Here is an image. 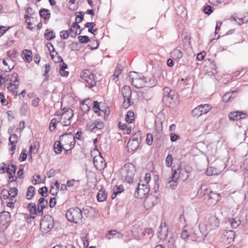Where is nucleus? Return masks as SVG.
Returning <instances> with one entry per match:
<instances>
[{"label": "nucleus", "instance_id": "a18cd8bd", "mask_svg": "<svg viewBox=\"0 0 248 248\" xmlns=\"http://www.w3.org/2000/svg\"><path fill=\"white\" fill-rule=\"evenodd\" d=\"M158 180H159V177L158 176H156V177L155 179V184L153 188V190L154 191V193H156L159 189V183H158Z\"/></svg>", "mask_w": 248, "mask_h": 248}, {"label": "nucleus", "instance_id": "a878e982", "mask_svg": "<svg viewBox=\"0 0 248 248\" xmlns=\"http://www.w3.org/2000/svg\"><path fill=\"white\" fill-rule=\"evenodd\" d=\"M236 93V91H232V93L228 92L226 93L222 97V100L224 102H227L230 100H231V98H233L232 97V94L235 93Z\"/></svg>", "mask_w": 248, "mask_h": 248}, {"label": "nucleus", "instance_id": "412c9836", "mask_svg": "<svg viewBox=\"0 0 248 248\" xmlns=\"http://www.w3.org/2000/svg\"><path fill=\"white\" fill-rule=\"evenodd\" d=\"M7 61L9 62V64L7 67H2L0 69L5 72H10L15 67V64L14 63V61L12 59V58H7Z\"/></svg>", "mask_w": 248, "mask_h": 248}, {"label": "nucleus", "instance_id": "603ef678", "mask_svg": "<svg viewBox=\"0 0 248 248\" xmlns=\"http://www.w3.org/2000/svg\"><path fill=\"white\" fill-rule=\"evenodd\" d=\"M10 168H7V170H6V171L9 174V181L10 182H15L16 181V179H17V177H15L14 178V176L13 175V173H11V172L10 171Z\"/></svg>", "mask_w": 248, "mask_h": 248}, {"label": "nucleus", "instance_id": "0eeeda50", "mask_svg": "<svg viewBox=\"0 0 248 248\" xmlns=\"http://www.w3.org/2000/svg\"><path fill=\"white\" fill-rule=\"evenodd\" d=\"M122 93L124 98L123 107L124 108H128L131 105V96L132 91L129 86H125L122 89Z\"/></svg>", "mask_w": 248, "mask_h": 248}, {"label": "nucleus", "instance_id": "4468645a", "mask_svg": "<svg viewBox=\"0 0 248 248\" xmlns=\"http://www.w3.org/2000/svg\"><path fill=\"white\" fill-rule=\"evenodd\" d=\"M140 143L133 140H129L127 143V148L128 152L131 153L134 152L139 147Z\"/></svg>", "mask_w": 248, "mask_h": 248}, {"label": "nucleus", "instance_id": "ddd939ff", "mask_svg": "<svg viewBox=\"0 0 248 248\" xmlns=\"http://www.w3.org/2000/svg\"><path fill=\"white\" fill-rule=\"evenodd\" d=\"M93 161L94 165L97 170H101L103 169L106 166L104 160L100 154L98 156H95L93 158Z\"/></svg>", "mask_w": 248, "mask_h": 248}, {"label": "nucleus", "instance_id": "6ab92c4d", "mask_svg": "<svg viewBox=\"0 0 248 248\" xmlns=\"http://www.w3.org/2000/svg\"><path fill=\"white\" fill-rule=\"evenodd\" d=\"M107 197V193L103 189H101L97 195V199L98 202H103L105 201Z\"/></svg>", "mask_w": 248, "mask_h": 248}, {"label": "nucleus", "instance_id": "ea45409f", "mask_svg": "<svg viewBox=\"0 0 248 248\" xmlns=\"http://www.w3.org/2000/svg\"><path fill=\"white\" fill-rule=\"evenodd\" d=\"M58 123L57 119L55 118L52 119L49 124V130L51 131H54L56 127V124Z\"/></svg>", "mask_w": 248, "mask_h": 248}, {"label": "nucleus", "instance_id": "aec40b11", "mask_svg": "<svg viewBox=\"0 0 248 248\" xmlns=\"http://www.w3.org/2000/svg\"><path fill=\"white\" fill-rule=\"evenodd\" d=\"M27 208L31 214L32 215L31 217L34 218L35 217L37 213V207L36 204L32 202L28 204Z\"/></svg>", "mask_w": 248, "mask_h": 248}, {"label": "nucleus", "instance_id": "a19ab883", "mask_svg": "<svg viewBox=\"0 0 248 248\" xmlns=\"http://www.w3.org/2000/svg\"><path fill=\"white\" fill-rule=\"evenodd\" d=\"M70 34V32L68 30L65 31L63 30L60 33V37L62 39H66L68 38L69 35Z\"/></svg>", "mask_w": 248, "mask_h": 248}, {"label": "nucleus", "instance_id": "c85d7f7f", "mask_svg": "<svg viewBox=\"0 0 248 248\" xmlns=\"http://www.w3.org/2000/svg\"><path fill=\"white\" fill-rule=\"evenodd\" d=\"M199 106L202 107L200 109L202 115L206 114L211 108L208 104L200 105Z\"/></svg>", "mask_w": 248, "mask_h": 248}, {"label": "nucleus", "instance_id": "69168bd1", "mask_svg": "<svg viewBox=\"0 0 248 248\" xmlns=\"http://www.w3.org/2000/svg\"><path fill=\"white\" fill-rule=\"evenodd\" d=\"M180 139V136L176 134L171 133L170 134V140L172 142L175 141L177 140H179Z\"/></svg>", "mask_w": 248, "mask_h": 248}, {"label": "nucleus", "instance_id": "13d9d810", "mask_svg": "<svg viewBox=\"0 0 248 248\" xmlns=\"http://www.w3.org/2000/svg\"><path fill=\"white\" fill-rule=\"evenodd\" d=\"M26 152L27 151L26 150H23L20 154L19 159H20L21 161L26 160L27 157V154L26 153Z\"/></svg>", "mask_w": 248, "mask_h": 248}, {"label": "nucleus", "instance_id": "6e6d98bb", "mask_svg": "<svg viewBox=\"0 0 248 248\" xmlns=\"http://www.w3.org/2000/svg\"><path fill=\"white\" fill-rule=\"evenodd\" d=\"M116 232L115 230H111L108 232V233L106 234V238L108 239H111L112 238H114L115 233Z\"/></svg>", "mask_w": 248, "mask_h": 248}, {"label": "nucleus", "instance_id": "f257e3e1", "mask_svg": "<svg viewBox=\"0 0 248 248\" xmlns=\"http://www.w3.org/2000/svg\"><path fill=\"white\" fill-rule=\"evenodd\" d=\"M136 169L134 165L131 163H126L122 168L120 172L122 177L128 183L133 182Z\"/></svg>", "mask_w": 248, "mask_h": 248}, {"label": "nucleus", "instance_id": "8fccbe9b", "mask_svg": "<svg viewBox=\"0 0 248 248\" xmlns=\"http://www.w3.org/2000/svg\"><path fill=\"white\" fill-rule=\"evenodd\" d=\"M78 13L80 15H77L76 18V22L78 24L81 22L83 20L84 16V13L83 12H79Z\"/></svg>", "mask_w": 248, "mask_h": 248}, {"label": "nucleus", "instance_id": "4be33fe9", "mask_svg": "<svg viewBox=\"0 0 248 248\" xmlns=\"http://www.w3.org/2000/svg\"><path fill=\"white\" fill-rule=\"evenodd\" d=\"M39 14L41 17L45 19H48L50 18V13L49 10L45 8H42L39 11Z\"/></svg>", "mask_w": 248, "mask_h": 248}, {"label": "nucleus", "instance_id": "3c124183", "mask_svg": "<svg viewBox=\"0 0 248 248\" xmlns=\"http://www.w3.org/2000/svg\"><path fill=\"white\" fill-rule=\"evenodd\" d=\"M153 141V135L151 133L146 135V142L148 145H151Z\"/></svg>", "mask_w": 248, "mask_h": 248}, {"label": "nucleus", "instance_id": "a211bd4d", "mask_svg": "<svg viewBox=\"0 0 248 248\" xmlns=\"http://www.w3.org/2000/svg\"><path fill=\"white\" fill-rule=\"evenodd\" d=\"M171 57L178 61L183 57V53L178 49H174L170 53Z\"/></svg>", "mask_w": 248, "mask_h": 248}, {"label": "nucleus", "instance_id": "9b49d317", "mask_svg": "<svg viewBox=\"0 0 248 248\" xmlns=\"http://www.w3.org/2000/svg\"><path fill=\"white\" fill-rule=\"evenodd\" d=\"M206 196L205 199H206V203L209 206L215 205L220 200L219 195L213 191H210Z\"/></svg>", "mask_w": 248, "mask_h": 248}, {"label": "nucleus", "instance_id": "e2e57ef3", "mask_svg": "<svg viewBox=\"0 0 248 248\" xmlns=\"http://www.w3.org/2000/svg\"><path fill=\"white\" fill-rule=\"evenodd\" d=\"M1 195L4 199H7L9 197L8 190L3 189L1 192Z\"/></svg>", "mask_w": 248, "mask_h": 248}, {"label": "nucleus", "instance_id": "338daca9", "mask_svg": "<svg viewBox=\"0 0 248 248\" xmlns=\"http://www.w3.org/2000/svg\"><path fill=\"white\" fill-rule=\"evenodd\" d=\"M33 178L32 182L35 185L37 183H40L41 177H40V175L37 174L35 176H33Z\"/></svg>", "mask_w": 248, "mask_h": 248}, {"label": "nucleus", "instance_id": "de8ad7c7", "mask_svg": "<svg viewBox=\"0 0 248 248\" xmlns=\"http://www.w3.org/2000/svg\"><path fill=\"white\" fill-rule=\"evenodd\" d=\"M18 141V137L15 134H13L11 135L9 137V141L10 144L16 143Z\"/></svg>", "mask_w": 248, "mask_h": 248}, {"label": "nucleus", "instance_id": "f8f14e48", "mask_svg": "<svg viewBox=\"0 0 248 248\" xmlns=\"http://www.w3.org/2000/svg\"><path fill=\"white\" fill-rule=\"evenodd\" d=\"M219 225V221L218 218L216 216L211 217L209 219L206 228L207 231H211L218 228Z\"/></svg>", "mask_w": 248, "mask_h": 248}, {"label": "nucleus", "instance_id": "680f3d73", "mask_svg": "<svg viewBox=\"0 0 248 248\" xmlns=\"http://www.w3.org/2000/svg\"><path fill=\"white\" fill-rule=\"evenodd\" d=\"M45 66V72L44 73V76L45 77H48L49 76H48V74L50 70V65H49V64L47 63V64H46Z\"/></svg>", "mask_w": 248, "mask_h": 248}, {"label": "nucleus", "instance_id": "58836bf2", "mask_svg": "<svg viewBox=\"0 0 248 248\" xmlns=\"http://www.w3.org/2000/svg\"><path fill=\"white\" fill-rule=\"evenodd\" d=\"M129 140H133V141L136 140L138 141L139 143H140L141 141V136L140 135V132H138V133H136L133 135Z\"/></svg>", "mask_w": 248, "mask_h": 248}, {"label": "nucleus", "instance_id": "9d476101", "mask_svg": "<svg viewBox=\"0 0 248 248\" xmlns=\"http://www.w3.org/2000/svg\"><path fill=\"white\" fill-rule=\"evenodd\" d=\"M74 115V112L71 108H68L62 114V120H63L62 125L68 126L70 124V120Z\"/></svg>", "mask_w": 248, "mask_h": 248}, {"label": "nucleus", "instance_id": "c03bdc74", "mask_svg": "<svg viewBox=\"0 0 248 248\" xmlns=\"http://www.w3.org/2000/svg\"><path fill=\"white\" fill-rule=\"evenodd\" d=\"M172 157L170 154H169L166 158V165L168 167H170L172 164Z\"/></svg>", "mask_w": 248, "mask_h": 248}, {"label": "nucleus", "instance_id": "c9c22d12", "mask_svg": "<svg viewBox=\"0 0 248 248\" xmlns=\"http://www.w3.org/2000/svg\"><path fill=\"white\" fill-rule=\"evenodd\" d=\"M229 222L231 223V226L233 228H236L241 223V222L239 219L236 220L235 218H230L229 219Z\"/></svg>", "mask_w": 248, "mask_h": 248}, {"label": "nucleus", "instance_id": "423d86ee", "mask_svg": "<svg viewBox=\"0 0 248 248\" xmlns=\"http://www.w3.org/2000/svg\"><path fill=\"white\" fill-rule=\"evenodd\" d=\"M150 190L149 185L144 184V183H142L140 181L136 190L135 195L138 198L143 199L149 193Z\"/></svg>", "mask_w": 248, "mask_h": 248}, {"label": "nucleus", "instance_id": "39448f33", "mask_svg": "<svg viewBox=\"0 0 248 248\" xmlns=\"http://www.w3.org/2000/svg\"><path fill=\"white\" fill-rule=\"evenodd\" d=\"M80 77L86 82V86L91 88L96 85L94 75L89 70H85L80 74Z\"/></svg>", "mask_w": 248, "mask_h": 248}, {"label": "nucleus", "instance_id": "1a4fd4ad", "mask_svg": "<svg viewBox=\"0 0 248 248\" xmlns=\"http://www.w3.org/2000/svg\"><path fill=\"white\" fill-rule=\"evenodd\" d=\"M6 80L9 82L8 89L11 90L14 93L16 92L15 90H16L19 85L18 84H16V82H18L17 74L16 73L12 74L10 76H8Z\"/></svg>", "mask_w": 248, "mask_h": 248}, {"label": "nucleus", "instance_id": "bb28decb", "mask_svg": "<svg viewBox=\"0 0 248 248\" xmlns=\"http://www.w3.org/2000/svg\"><path fill=\"white\" fill-rule=\"evenodd\" d=\"M125 121L128 123H132L134 121V114L133 112L129 111L127 112Z\"/></svg>", "mask_w": 248, "mask_h": 248}, {"label": "nucleus", "instance_id": "09e8293b", "mask_svg": "<svg viewBox=\"0 0 248 248\" xmlns=\"http://www.w3.org/2000/svg\"><path fill=\"white\" fill-rule=\"evenodd\" d=\"M113 190V192H115V195H117L118 194L121 193L124 190V188L122 186H115L114 187Z\"/></svg>", "mask_w": 248, "mask_h": 248}, {"label": "nucleus", "instance_id": "5701e85b", "mask_svg": "<svg viewBox=\"0 0 248 248\" xmlns=\"http://www.w3.org/2000/svg\"><path fill=\"white\" fill-rule=\"evenodd\" d=\"M56 37L55 33L52 31L47 29L45 31V37L47 40H51Z\"/></svg>", "mask_w": 248, "mask_h": 248}, {"label": "nucleus", "instance_id": "79ce46f5", "mask_svg": "<svg viewBox=\"0 0 248 248\" xmlns=\"http://www.w3.org/2000/svg\"><path fill=\"white\" fill-rule=\"evenodd\" d=\"M207 190V186L204 185H202L201 186L200 188L199 189L198 191V194L201 196H205L206 194L205 193V191Z\"/></svg>", "mask_w": 248, "mask_h": 248}, {"label": "nucleus", "instance_id": "2eb2a0df", "mask_svg": "<svg viewBox=\"0 0 248 248\" xmlns=\"http://www.w3.org/2000/svg\"><path fill=\"white\" fill-rule=\"evenodd\" d=\"M80 28V26L78 25V24L76 22H74L70 29L68 30L70 32V35L72 37H75L77 36V34H79L81 33V31L83 30V29L80 30L79 31V33H78V30Z\"/></svg>", "mask_w": 248, "mask_h": 248}, {"label": "nucleus", "instance_id": "72a5a7b5", "mask_svg": "<svg viewBox=\"0 0 248 248\" xmlns=\"http://www.w3.org/2000/svg\"><path fill=\"white\" fill-rule=\"evenodd\" d=\"M26 52L23 51L24 58L27 62H30L32 60V57L31 56V51L30 50H25Z\"/></svg>", "mask_w": 248, "mask_h": 248}, {"label": "nucleus", "instance_id": "052dcab7", "mask_svg": "<svg viewBox=\"0 0 248 248\" xmlns=\"http://www.w3.org/2000/svg\"><path fill=\"white\" fill-rule=\"evenodd\" d=\"M7 77L6 76V74H1L0 76V86H1L2 84L5 83L6 81H7L6 79H7Z\"/></svg>", "mask_w": 248, "mask_h": 248}, {"label": "nucleus", "instance_id": "774afa93", "mask_svg": "<svg viewBox=\"0 0 248 248\" xmlns=\"http://www.w3.org/2000/svg\"><path fill=\"white\" fill-rule=\"evenodd\" d=\"M25 12L27 14L30 16H32L35 13V12L30 7L27 8L25 10Z\"/></svg>", "mask_w": 248, "mask_h": 248}, {"label": "nucleus", "instance_id": "37998d69", "mask_svg": "<svg viewBox=\"0 0 248 248\" xmlns=\"http://www.w3.org/2000/svg\"><path fill=\"white\" fill-rule=\"evenodd\" d=\"M122 70L121 69V66L118 65L116 67V69L113 74V77H114L113 80L115 79V78H118L119 75L122 73Z\"/></svg>", "mask_w": 248, "mask_h": 248}, {"label": "nucleus", "instance_id": "0e129e2a", "mask_svg": "<svg viewBox=\"0 0 248 248\" xmlns=\"http://www.w3.org/2000/svg\"><path fill=\"white\" fill-rule=\"evenodd\" d=\"M39 101H40V99L38 97L35 96L34 98L32 100L31 105L33 107H36L38 106Z\"/></svg>", "mask_w": 248, "mask_h": 248}, {"label": "nucleus", "instance_id": "49530a36", "mask_svg": "<svg viewBox=\"0 0 248 248\" xmlns=\"http://www.w3.org/2000/svg\"><path fill=\"white\" fill-rule=\"evenodd\" d=\"M78 39L80 43H87L90 41L89 37L86 35L79 36Z\"/></svg>", "mask_w": 248, "mask_h": 248}, {"label": "nucleus", "instance_id": "4d7b16f0", "mask_svg": "<svg viewBox=\"0 0 248 248\" xmlns=\"http://www.w3.org/2000/svg\"><path fill=\"white\" fill-rule=\"evenodd\" d=\"M93 108L95 113H99V111L101 110V109L100 108L99 103L97 101L93 102ZM98 114L100 115L99 114Z\"/></svg>", "mask_w": 248, "mask_h": 248}, {"label": "nucleus", "instance_id": "bf43d9fd", "mask_svg": "<svg viewBox=\"0 0 248 248\" xmlns=\"http://www.w3.org/2000/svg\"><path fill=\"white\" fill-rule=\"evenodd\" d=\"M59 190V189H58L57 187H54V186H51L50 187L49 192L51 195L55 196L57 194Z\"/></svg>", "mask_w": 248, "mask_h": 248}, {"label": "nucleus", "instance_id": "393cba45", "mask_svg": "<svg viewBox=\"0 0 248 248\" xmlns=\"http://www.w3.org/2000/svg\"><path fill=\"white\" fill-rule=\"evenodd\" d=\"M35 188L33 186H30L26 194L27 199L31 200L33 197L34 194Z\"/></svg>", "mask_w": 248, "mask_h": 248}, {"label": "nucleus", "instance_id": "dca6fc26", "mask_svg": "<svg viewBox=\"0 0 248 248\" xmlns=\"http://www.w3.org/2000/svg\"><path fill=\"white\" fill-rule=\"evenodd\" d=\"M0 223L4 224L10 221L11 219V215L9 212L2 211L0 213Z\"/></svg>", "mask_w": 248, "mask_h": 248}, {"label": "nucleus", "instance_id": "f03ea898", "mask_svg": "<svg viewBox=\"0 0 248 248\" xmlns=\"http://www.w3.org/2000/svg\"><path fill=\"white\" fill-rule=\"evenodd\" d=\"M129 78L133 86L137 88H142L147 85L144 77L138 75L136 72H130L129 74Z\"/></svg>", "mask_w": 248, "mask_h": 248}, {"label": "nucleus", "instance_id": "7c9ffc66", "mask_svg": "<svg viewBox=\"0 0 248 248\" xmlns=\"http://www.w3.org/2000/svg\"><path fill=\"white\" fill-rule=\"evenodd\" d=\"M202 107L198 106L196 108L192 110L191 113L193 116L194 117H199L202 115V112H201V108Z\"/></svg>", "mask_w": 248, "mask_h": 248}, {"label": "nucleus", "instance_id": "e433bc0d", "mask_svg": "<svg viewBox=\"0 0 248 248\" xmlns=\"http://www.w3.org/2000/svg\"><path fill=\"white\" fill-rule=\"evenodd\" d=\"M94 125L95 128L98 129H102L104 128V124L103 122L100 119H97L94 121Z\"/></svg>", "mask_w": 248, "mask_h": 248}, {"label": "nucleus", "instance_id": "2f4dec72", "mask_svg": "<svg viewBox=\"0 0 248 248\" xmlns=\"http://www.w3.org/2000/svg\"><path fill=\"white\" fill-rule=\"evenodd\" d=\"M178 185V181L172 180L168 181L166 184V187L171 189H174L176 188Z\"/></svg>", "mask_w": 248, "mask_h": 248}, {"label": "nucleus", "instance_id": "20e7f679", "mask_svg": "<svg viewBox=\"0 0 248 248\" xmlns=\"http://www.w3.org/2000/svg\"><path fill=\"white\" fill-rule=\"evenodd\" d=\"M60 140L64 143V145L69 144L70 148L65 149V152L67 153L68 151L74 148L76 141H75L74 136L71 132H66L62 135L60 137Z\"/></svg>", "mask_w": 248, "mask_h": 248}, {"label": "nucleus", "instance_id": "473e14b6", "mask_svg": "<svg viewBox=\"0 0 248 248\" xmlns=\"http://www.w3.org/2000/svg\"><path fill=\"white\" fill-rule=\"evenodd\" d=\"M47 201L44 198H40L38 200V206H42V209L46 208L47 205Z\"/></svg>", "mask_w": 248, "mask_h": 248}, {"label": "nucleus", "instance_id": "c756f323", "mask_svg": "<svg viewBox=\"0 0 248 248\" xmlns=\"http://www.w3.org/2000/svg\"><path fill=\"white\" fill-rule=\"evenodd\" d=\"M239 111L231 112L229 115V119L231 121H236L239 120Z\"/></svg>", "mask_w": 248, "mask_h": 248}, {"label": "nucleus", "instance_id": "6e6552de", "mask_svg": "<svg viewBox=\"0 0 248 248\" xmlns=\"http://www.w3.org/2000/svg\"><path fill=\"white\" fill-rule=\"evenodd\" d=\"M53 226V219L50 216H45L40 222V228L44 232H48Z\"/></svg>", "mask_w": 248, "mask_h": 248}, {"label": "nucleus", "instance_id": "5fc2aeb1", "mask_svg": "<svg viewBox=\"0 0 248 248\" xmlns=\"http://www.w3.org/2000/svg\"><path fill=\"white\" fill-rule=\"evenodd\" d=\"M47 192V188L46 186H43L40 188L39 190V193L43 197H46V193Z\"/></svg>", "mask_w": 248, "mask_h": 248}, {"label": "nucleus", "instance_id": "cd10ccee", "mask_svg": "<svg viewBox=\"0 0 248 248\" xmlns=\"http://www.w3.org/2000/svg\"><path fill=\"white\" fill-rule=\"evenodd\" d=\"M175 97V92H171L170 94H167L166 95H164L163 98V100L164 101H168L170 103L171 101L173 100Z\"/></svg>", "mask_w": 248, "mask_h": 248}, {"label": "nucleus", "instance_id": "b1692460", "mask_svg": "<svg viewBox=\"0 0 248 248\" xmlns=\"http://www.w3.org/2000/svg\"><path fill=\"white\" fill-rule=\"evenodd\" d=\"M172 176L169 178L168 181H171L172 180L178 181L180 177L179 172H178L175 169H173V168H172Z\"/></svg>", "mask_w": 248, "mask_h": 248}, {"label": "nucleus", "instance_id": "f3484780", "mask_svg": "<svg viewBox=\"0 0 248 248\" xmlns=\"http://www.w3.org/2000/svg\"><path fill=\"white\" fill-rule=\"evenodd\" d=\"M62 141L60 140V141L57 140L55 142L54 144V152L56 154H59L62 152V149L65 150V148L63 146L64 145V143L62 144Z\"/></svg>", "mask_w": 248, "mask_h": 248}, {"label": "nucleus", "instance_id": "f704fd0d", "mask_svg": "<svg viewBox=\"0 0 248 248\" xmlns=\"http://www.w3.org/2000/svg\"><path fill=\"white\" fill-rule=\"evenodd\" d=\"M144 78H145V81H146V84H147V85H146L145 87H154V86H155V81L154 79L147 78L145 77H144Z\"/></svg>", "mask_w": 248, "mask_h": 248}, {"label": "nucleus", "instance_id": "864d4df0", "mask_svg": "<svg viewBox=\"0 0 248 248\" xmlns=\"http://www.w3.org/2000/svg\"><path fill=\"white\" fill-rule=\"evenodd\" d=\"M94 125V122L88 123L86 126V130L90 131H93L94 129H95Z\"/></svg>", "mask_w": 248, "mask_h": 248}, {"label": "nucleus", "instance_id": "7ed1b4c3", "mask_svg": "<svg viewBox=\"0 0 248 248\" xmlns=\"http://www.w3.org/2000/svg\"><path fill=\"white\" fill-rule=\"evenodd\" d=\"M67 219L75 223H77L82 217V212L78 207L71 208L66 213Z\"/></svg>", "mask_w": 248, "mask_h": 248}, {"label": "nucleus", "instance_id": "4c0bfd02", "mask_svg": "<svg viewBox=\"0 0 248 248\" xmlns=\"http://www.w3.org/2000/svg\"><path fill=\"white\" fill-rule=\"evenodd\" d=\"M9 194V197H10V199L12 198L16 197L17 195V189L16 187L11 188L10 190L8 191Z\"/></svg>", "mask_w": 248, "mask_h": 248}]
</instances>
